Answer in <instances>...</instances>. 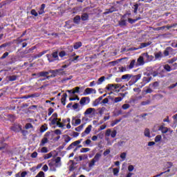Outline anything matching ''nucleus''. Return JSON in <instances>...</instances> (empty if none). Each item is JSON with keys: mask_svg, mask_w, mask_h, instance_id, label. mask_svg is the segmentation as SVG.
Returning a JSON list of instances; mask_svg holds the SVG:
<instances>
[{"mask_svg": "<svg viewBox=\"0 0 177 177\" xmlns=\"http://www.w3.org/2000/svg\"><path fill=\"white\" fill-rule=\"evenodd\" d=\"M46 57L50 63L59 60V52L54 51L51 55L47 54Z\"/></svg>", "mask_w": 177, "mask_h": 177, "instance_id": "f257e3e1", "label": "nucleus"}, {"mask_svg": "<svg viewBox=\"0 0 177 177\" xmlns=\"http://www.w3.org/2000/svg\"><path fill=\"white\" fill-rule=\"evenodd\" d=\"M64 69L59 68L56 70H50L49 73L52 74L51 77H55L58 74V75H64L66 72L64 71Z\"/></svg>", "mask_w": 177, "mask_h": 177, "instance_id": "f03ea898", "label": "nucleus"}, {"mask_svg": "<svg viewBox=\"0 0 177 177\" xmlns=\"http://www.w3.org/2000/svg\"><path fill=\"white\" fill-rule=\"evenodd\" d=\"M111 136V138H115V136H117V131L116 130H113V131H111V129H106V133H105V136Z\"/></svg>", "mask_w": 177, "mask_h": 177, "instance_id": "7ed1b4c3", "label": "nucleus"}, {"mask_svg": "<svg viewBox=\"0 0 177 177\" xmlns=\"http://www.w3.org/2000/svg\"><path fill=\"white\" fill-rule=\"evenodd\" d=\"M100 157H102V154L96 153L94 158L91 161L89 167H93V165H95V162H97V161L100 160Z\"/></svg>", "mask_w": 177, "mask_h": 177, "instance_id": "20e7f679", "label": "nucleus"}, {"mask_svg": "<svg viewBox=\"0 0 177 177\" xmlns=\"http://www.w3.org/2000/svg\"><path fill=\"white\" fill-rule=\"evenodd\" d=\"M49 73L50 72H47V71H41L40 73H37V78H39V77H46V80H49L51 77L50 76H48L49 75Z\"/></svg>", "mask_w": 177, "mask_h": 177, "instance_id": "39448f33", "label": "nucleus"}, {"mask_svg": "<svg viewBox=\"0 0 177 177\" xmlns=\"http://www.w3.org/2000/svg\"><path fill=\"white\" fill-rule=\"evenodd\" d=\"M142 56H144V59L146 62H151L154 59V57L153 55H149L147 53H143Z\"/></svg>", "mask_w": 177, "mask_h": 177, "instance_id": "423d86ee", "label": "nucleus"}, {"mask_svg": "<svg viewBox=\"0 0 177 177\" xmlns=\"http://www.w3.org/2000/svg\"><path fill=\"white\" fill-rule=\"evenodd\" d=\"M80 143H81V140L75 141L67 147L66 150H71V149H74V147H75V146H78Z\"/></svg>", "mask_w": 177, "mask_h": 177, "instance_id": "0eeeda50", "label": "nucleus"}, {"mask_svg": "<svg viewBox=\"0 0 177 177\" xmlns=\"http://www.w3.org/2000/svg\"><path fill=\"white\" fill-rule=\"evenodd\" d=\"M102 100H103V97H99L93 102V106L96 107V106H99V104H102Z\"/></svg>", "mask_w": 177, "mask_h": 177, "instance_id": "6e6552de", "label": "nucleus"}, {"mask_svg": "<svg viewBox=\"0 0 177 177\" xmlns=\"http://www.w3.org/2000/svg\"><path fill=\"white\" fill-rule=\"evenodd\" d=\"M143 64H145V57L142 55L138 59L136 66H143Z\"/></svg>", "mask_w": 177, "mask_h": 177, "instance_id": "1a4fd4ad", "label": "nucleus"}, {"mask_svg": "<svg viewBox=\"0 0 177 177\" xmlns=\"http://www.w3.org/2000/svg\"><path fill=\"white\" fill-rule=\"evenodd\" d=\"M140 78H142V75L141 74H138L137 75H131V81L132 82H133L134 84H136V82L138 80H140Z\"/></svg>", "mask_w": 177, "mask_h": 177, "instance_id": "9d476101", "label": "nucleus"}, {"mask_svg": "<svg viewBox=\"0 0 177 177\" xmlns=\"http://www.w3.org/2000/svg\"><path fill=\"white\" fill-rule=\"evenodd\" d=\"M11 130L14 132H19V131H21V126L20 125H15L11 127Z\"/></svg>", "mask_w": 177, "mask_h": 177, "instance_id": "9b49d317", "label": "nucleus"}, {"mask_svg": "<svg viewBox=\"0 0 177 177\" xmlns=\"http://www.w3.org/2000/svg\"><path fill=\"white\" fill-rule=\"evenodd\" d=\"M106 91H114L117 87L114 84H108L106 87Z\"/></svg>", "mask_w": 177, "mask_h": 177, "instance_id": "f8f14e48", "label": "nucleus"}, {"mask_svg": "<svg viewBox=\"0 0 177 177\" xmlns=\"http://www.w3.org/2000/svg\"><path fill=\"white\" fill-rule=\"evenodd\" d=\"M159 131H161L162 133H167L168 131H169V129L167 127H165L164 126H160L158 129Z\"/></svg>", "mask_w": 177, "mask_h": 177, "instance_id": "ddd939ff", "label": "nucleus"}, {"mask_svg": "<svg viewBox=\"0 0 177 177\" xmlns=\"http://www.w3.org/2000/svg\"><path fill=\"white\" fill-rule=\"evenodd\" d=\"M132 78V75L126 74L122 76V80H125L126 81H129Z\"/></svg>", "mask_w": 177, "mask_h": 177, "instance_id": "4468645a", "label": "nucleus"}, {"mask_svg": "<svg viewBox=\"0 0 177 177\" xmlns=\"http://www.w3.org/2000/svg\"><path fill=\"white\" fill-rule=\"evenodd\" d=\"M81 21V17L80 15H77L73 19V23L75 24H80V22Z\"/></svg>", "mask_w": 177, "mask_h": 177, "instance_id": "2eb2a0df", "label": "nucleus"}, {"mask_svg": "<svg viewBox=\"0 0 177 177\" xmlns=\"http://www.w3.org/2000/svg\"><path fill=\"white\" fill-rule=\"evenodd\" d=\"M66 99H67V93H64V95H62V97L61 99V103L64 106H66Z\"/></svg>", "mask_w": 177, "mask_h": 177, "instance_id": "dca6fc26", "label": "nucleus"}, {"mask_svg": "<svg viewBox=\"0 0 177 177\" xmlns=\"http://www.w3.org/2000/svg\"><path fill=\"white\" fill-rule=\"evenodd\" d=\"M149 45H151V42L141 43L140 46L138 47V49H143V48H146L149 46Z\"/></svg>", "mask_w": 177, "mask_h": 177, "instance_id": "f3484780", "label": "nucleus"}, {"mask_svg": "<svg viewBox=\"0 0 177 177\" xmlns=\"http://www.w3.org/2000/svg\"><path fill=\"white\" fill-rule=\"evenodd\" d=\"M39 15H44L45 13V4H41L39 10L38 11Z\"/></svg>", "mask_w": 177, "mask_h": 177, "instance_id": "a211bd4d", "label": "nucleus"}, {"mask_svg": "<svg viewBox=\"0 0 177 177\" xmlns=\"http://www.w3.org/2000/svg\"><path fill=\"white\" fill-rule=\"evenodd\" d=\"M142 81L145 84H149L151 81V77L147 76V77H144L142 79Z\"/></svg>", "mask_w": 177, "mask_h": 177, "instance_id": "6ab92c4d", "label": "nucleus"}, {"mask_svg": "<svg viewBox=\"0 0 177 177\" xmlns=\"http://www.w3.org/2000/svg\"><path fill=\"white\" fill-rule=\"evenodd\" d=\"M81 19L83 21H85L86 20H88V19H89V15H88V13L84 12L82 15Z\"/></svg>", "mask_w": 177, "mask_h": 177, "instance_id": "aec40b11", "label": "nucleus"}, {"mask_svg": "<svg viewBox=\"0 0 177 177\" xmlns=\"http://www.w3.org/2000/svg\"><path fill=\"white\" fill-rule=\"evenodd\" d=\"M144 135L146 138H151V135H150V129H145L144 131Z\"/></svg>", "mask_w": 177, "mask_h": 177, "instance_id": "412c9836", "label": "nucleus"}, {"mask_svg": "<svg viewBox=\"0 0 177 177\" xmlns=\"http://www.w3.org/2000/svg\"><path fill=\"white\" fill-rule=\"evenodd\" d=\"M27 176V171H23L21 173H17L15 174V177H26Z\"/></svg>", "mask_w": 177, "mask_h": 177, "instance_id": "4be33fe9", "label": "nucleus"}, {"mask_svg": "<svg viewBox=\"0 0 177 177\" xmlns=\"http://www.w3.org/2000/svg\"><path fill=\"white\" fill-rule=\"evenodd\" d=\"M169 52H172V48L168 47L164 52L165 56H169Z\"/></svg>", "mask_w": 177, "mask_h": 177, "instance_id": "5701e85b", "label": "nucleus"}, {"mask_svg": "<svg viewBox=\"0 0 177 177\" xmlns=\"http://www.w3.org/2000/svg\"><path fill=\"white\" fill-rule=\"evenodd\" d=\"M172 165H173L172 162H165L164 165L165 169H169V168H171L172 167Z\"/></svg>", "mask_w": 177, "mask_h": 177, "instance_id": "b1692460", "label": "nucleus"}, {"mask_svg": "<svg viewBox=\"0 0 177 177\" xmlns=\"http://www.w3.org/2000/svg\"><path fill=\"white\" fill-rule=\"evenodd\" d=\"M139 8V4L136 3L133 5L132 9H133V12L136 15L138 13V9Z\"/></svg>", "mask_w": 177, "mask_h": 177, "instance_id": "393cba45", "label": "nucleus"}, {"mask_svg": "<svg viewBox=\"0 0 177 177\" xmlns=\"http://www.w3.org/2000/svg\"><path fill=\"white\" fill-rule=\"evenodd\" d=\"M135 63H136V61H135V59H133L130 64L128 66V68L129 70H132V68H133V67H135Z\"/></svg>", "mask_w": 177, "mask_h": 177, "instance_id": "a878e982", "label": "nucleus"}, {"mask_svg": "<svg viewBox=\"0 0 177 177\" xmlns=\"http://www.w3.org/2000/svg\"><path fill=\"white\" fill-rule=\"evenodd\" d=\"M138 20H142V18L141 17H138V18H137L136 19H132L131 18H129L128 21L131 24H133V23H136V21H138Z\"/></svg>", "mask_w": 177, "mask_h": 177, "instance_id": "bb28decb", "label": "nucleus"}, {"mask_svg": "<svg viewBox=\"0 0 177 177\" xmlns=\"http://www.w3.org/2000/svg\"><path fill=\"white\" fill-rule=\"evenodd\" d=\"M81 46H82V43L79 41L74 44L73 48L74 49H78L79 48H81Z\"/></svg>", "mask_w": 177, "mask_h": 177, "instance_id": "cd10ccee", "label": "nucleus"}, {"mask_svg": "<svg viewBox=\"0 0 177 177\" xmlns=\"http://www.w3.org/2000/svg\"><path fill=\"white\" fill-rule=\"evenodd\" d=\"M48 143V138L44 137L40 143V146H45V144Z\"/></svg>", "mask_w": 177, "mask_h": 177, "instance_id": "c85d7f7f", "label": "nucleus"}, {"mask_svg": "<svg viewBox=\"0 0 177 177\" xmlns=\"http://www.w3.org/2000/svg\"><path fill=\"white\" fill-rule=\"evenodd\" d=\"M104 80H106V77L104 76L100 77L97 80V85H101V84L104 82Z\"/></svg>", "mask_w": 177, "mask_h": 177, "instance_id": "c756f323", "label": "nucleus"}, {"mask_svg": "<svg viewBox=\"0 0 177 177\" xmlns=\"http://www.w3.org/2000/svg\"><path fill=\"white\" fill-rule=\"evenodd\" d=\"M88 134H89V127H87L84 132L82 133V138H84L86 136V135H88Z\"/></svg>", "mask_w": 177, "mask_h": 177, "instance_id": "7c9ffc66", "label": "nucleus"}, {"mask_svg": "<svg viewBox=\"0 0 177 177\" xmlns=\"http://www.w3.org/2000/svg\"><path fill=\"white\" fill-rule=\"evenodd\" d=\"M74 125H80L81 124V119H75L72 120V124H74Z\"/></svg>", "mask_w": 177, "mask_h": 177, "instance_id": "2f4dec72", "label": "nucleus"}, {"mask_svg": "<svg viewBox=\"0 0 177 177\" xmlns=\"http://www.w3.org/2000/svg\"><path fill=\"white\" fill-rule=\"evenodd\" d=\"M162 57V53L161 52L155 53V59H161Z\"/></svg>", "mask_w": 177, "mask_h": 177, "instance_id": "473e14b6", "label": "nucleus"}, {"mask_svg": "<svg viewBox=\"0 0 177 177\" xmlns=\"http://www.w3.org/2000/svg\"><path fill=\"white\" fill-rule=\"evenodd\" d=\"M161 139H162V137L160 135L156 136L155 137V142H156V143H158V142H160Z\"/></svg>", "mask_w": 177, "mask_h": 177, "instance_id": "72a5a7b5", "label": "nucleus"}, {"mask_svg": "<svg viewBox=\"0 0 177 177\" xmlns=\"http://www.w3.org/2000/svg\"><path fill=\"white\" fill-rule=\"evenodd\" d=\"M159 85L160 84L158 83V82H155L152 84H150V86H152L153 89H156V88H158Z\"/></svg>", "mask_w": 177, "mask_h": 177, "instance_id": "f704fd0d", "label": "nucleus"}, {"mask_svg": "<svg viewBox=\"0 0 177 177\" xmlns=\"http://www.w3.org/2000/svg\"><path fill=\"white\" fill-rule=\"evenodd\" d=\"M120 158H122V161H125V159L127 158V153L126 152H122L120 154Z\"/></svg>", "mask_w": 177, "mask_h": 177, "instance_id": "c9c22d12", "label": "nucleus"}, {"mask_svg": "<svg viewBox=\"0 0 177 177\" xmlns=\"http://www.w3.org/2000/svg\"><path fill=\"white\" fill-rule=\"evenodd\" d=\"M164 68H165V70H166V71H168V72L172 71V70H173L172 68H171L169 66V65H168V64L165 65Z\"/></svg>", "mask_w": 177, "mask_h": 177, "instance_id": "e433bc0d", "label": "nucleus"}, {"mask_svg": "<svg viewBox=\"0 0 177 177\" xmlns=\"http://www.w3.org/2000/svg\"><path fill=\"white\" fill-rule=\"evenodd\" d=\"M122 97H117L114 99V103H118L119 102H122Z\"/></svg>", "mask_w": 177, "mask_h": 177, "instance_id": "4c0bfd02", "label": "nucleus"}, {"mask_svg": "<svg viewBox=\"0 0 177 177\" xmlns=\"http://www.w3.org/2000/svg\"><path fill=\"white\" fill-rule=\"evenodd\" d=\"M8 56H9V53L6 52L4 54H3V55L0 57L1 60H3V59H6V57H8Z\"/></svg>", "mask_w": 177, "mask_h": 177, "instance_id": "58836bf2", "label": "nucleus"}, {"mask_svg": "<svg viewBox=\"0 0 177 177\" xmlns=\"http://www.w3.org/2000/svg\"><path fill=\"white\" fill-rule=\"evenodd\" d=\"M8 147V145L6 143H2L0 145V150H5L6 147Z\"/></svg>", "mask_w": 177, "mask_h": 177, "instance_id": "ea45409f", "label": "nucleus"}, {"mask_svg": "<svg viewBox=\"0 0 177 177\" xmlns=\"http://www.w3.org/2000/svg\"><path fill=\"white\" fill-rule=\"evenodd\" d=\"M129 107H131L129 104H124L122 106V109H123V110H128V109H129Z\"/></svg>", "mask_w": 177, "mask_h": 177, "instance_id": "a19ab883", "label": "nucleus"}, {"mask_svg": "<svg viewBox=\"0 0 177 177\" xmlns=\"http://www.w3.org/2000/svg\"><path fill=\"white\" fill-rule=\"evenodd\" d=\"M52 156H53L52 153H49L44 155V160H48V159L50 158V157H52Z\"/></svg>", "mask_w": 177, "mask_h": 177, "instance_id": "79ce46f5", "label": "nucleus"}, {"mask_svg": "<svg viewBox=\"0 0 177 177\" xmlns=\"http://www.w3.org/2000/svg\"><path fill=\"white\" fill-rule=\"evenodd\" d=\"M64 140L66 143H68V142H70V140H71V137L68 136H64Z\"/></svg>", "mask_w": 177, "mask_h": 177, "instance_id": "37998d69", "label": "nucleus"}, {"mask_svg": "<svg viewBox=\"0 0 177 177\" xmlns=\"http://www.w3.org/2000/svg\"><path fill=\"white\" fill-rule=\"evenodd\" d=\"M151 101L150 100H147V101H143L141 102L142 106H147V104H150Z\"/></svg>", "mask_w": 177, "mask_h": 177, "instance_id": "c03bdc74", "label": "nucleus"}, {"mask_svg": "<svg viewBox=\"0 0 177 177\" xmlns=\"http://www.w3.org/2000/svg\"><path fill=\"white\" fill-rule=\"evenodd\" d=\"M80 93V87L77 86L75 88V90L73 91L72 94L74 95L75 93Z\"/></svg>", "mask_w": 177, "mask_h": 177, "instance_id": "a18cd8bd", "label": "nucleus"}, {"mask_svg": "<svg viewBox=\"0 0 177 177\" xmlns=\"http://www.w3.org/2000/svg\"><path fill=\"white\" fill-rule=\"evenodd\" d=\"M86 99H88V97H82L80 101V104H85Z\"/></svg>", "mask_w": 177, "mask_h": 177, "instance_id": "49530a36", "label": "nucleus"}, {"mask_svg": "<svg viewBox=\"0 0 177 177\" xmlns=\"http://www.w3.org/2000/svg\"><path fill=\"white\" fill-rule=\"evenodd\" d=\"M26 129H30L31 128H34V127L32 126V124H31V123H27L25 126Z\"/></svg>", "mask_w": 177, "mask_h": 177, "instance_id": "de8ad7c7", "label": "nucleus"}, {"mask_svg": "<svg viewBox=\"0 0 177 177\" xmlns=\"http://www.w3.org/2000/svg\"><path fill=\"white\" fill-rule=\"evenodd\" d=\"M10 81H16L17 80V76L12 75L9 77Z\"/></svg>", "mask_w": 177, "mask_h": 177, "instance_id": "09e8293b", "label": "nucleus"}, {"mask_svg": "<svg viewBox=\"0 0 177 177\" xmlns=\"http://www.w3.org/2000/svg\"><path fill=\"white\" fill-rule=\"evenodd\" d=\"M79 57H80V56H78V55L73 58L71 57L69 59V62H77V60H78Z\"/></svg>", "mask_w": 177, "mask_h": 177, "instance_id": "8fccbe9b", "label": "nucleus"}, {"mask_svg": "<svg viewBox=\"0 0 177 177\" xmlns=\"http://www.w3.org/2000/svg\"><path fill=\"white\" fill-rule=\"evenodd\" d=\"M30 14L32 15V16H35V17L38 16V12H37V11L34 9L30 11Z\"/></svg>", "mask_w": 177, "mask_h": 177, "instance_id": "3c124183", "label": "nucleus"}, {"mask_svg": "<svg viewBox=\"0 0 177 177\" xmlns=\"http://www.w3.org/2000/svg\"><path fill=\"white\" fill-rule=\"evenodd\" d=\"M35 177H45V173H44V171H40Z\"/></svg>", "mask_w": 177, "mask_h": 177, "instance_id": "603ef678", "label": "nucleus"}, {"mask_svg": "<svg viewBox=\"0 0 177 177\" xmlns=\"http://www.w3.org/2000/svg\"><path fill=\"white\" fill-rule=\"evenodd\" d=\"M73 78V76H69L68 77H64L62 79V82H66V81H68Z\"/></svg>", "mask_w": 177, "mask_h": 177, "instance_id": "864d4df0", "label": "nucleus"}, {"mask_svg": "<svg viewBox=\"0 0 177 177\" xmlns=\"http://www.w3.org/2000/svg\"><path fill=\"white\" fill-rule=\"evenodd\" d=\"M57 118H53L51 121L52 125H57Z\"/></svg>", "mask_w": 177, "mask_h": 177, "instance_id": "5fc2aeb1", "label": "nucleus"}, {"mask_svg": "<svg viewBox=\"0 0 177 177\" xmlns=\"http://www.w3.org/2000/svg\"><path fill=\"white\" fill-rule=\"evenodd\" d=\"M82 128H84V124H82V125L79 126L78 127H76L75 129V131H77V132H80V131H81V129H82Z\"/></svg>", "mask_w": 177, "mask_h": 177, "instance_id": "6e6d98bb", "label": "nucleus"}, {"mask_svg": "<svg viewBox=\"0 0 177 177\" xmlns=\"http://www.w3.org/2000/svg\"><path fill=\"white\" fill-rule=\"evenodd\" d=\"M59 56L60 57H64V56H66V51L62 50L59 53Z\"/></svg>", "mask_w": 177, "mask_h": 177, "instance_id": "4d7b16f0", "label": "nucleus"}, {"mask_svg": "<svg viewBox=\"0 0 177 177\" xmlns=\"http://www.w3.org/2000/svg\"><path fill=\"white\" fill-rule=\"evenodd\" d=\"M119 71L120 73H124V71H127V68L123 66L119 67Z\"/></svg>", "mask_w": 177, "mask_h": 177, "instance_id": "13d9d810", "label": "nucleus"}, {"mask_svg": "<svg viewBox=\"0 0 177 177\" xmlns=\"http://www.w3.org/2000/svg\"><path fill=\"white\" fill-rule=\"evenodd\" d=\"M41 153H48V148L46 147H44L41 149Z\"/></svg>", "mask_w": 177, "mask_h": 177, "instance_id": "bf43d9fd", "label": "nucleus"}, {"mask_svg": "<svg viewBox=\"0 0 177 177\" xmlns=\"http://www.w3.org/2000/svg\"><path fill=\"white\" fill-rule=\"evenodd\" d=\"M102 104H107L109 103V98H104L102 102Z\"/></svg>", "mask_w": 177, "mask_h": 177, "instance_id": "052dcab7", "label": "nucleus"}, {"mask_svg": "<svg viewBox=\"0 0 177 177\" xmlns=\"http://www.w3.org/2000/svg\"><path fill=\"white\" fill-rule=\"evenodd\" d=\"M118 122H120V120H118L112 122L111 124V127H114V125H117V124H118Z\"/></svg>", "mask_w": 177, "mask_h": 177, "instance_id": "680f3d73", "label": "nucleus"}, {"mask_svg": "<svg viewBox=\"0 0 177 177\" xmlns=\"http://www.w3.org/2000/svg\"><path fill=\"white\" fill-rule=\"evenodd\" d=\"M118 172H120V169H118V168L113 169V175H118Z\"/></svg>", "mask_w": 177, "mask_h": 177, "instance_id": "e2e57ef3", "label": "nucleus"}, {"mask_svg": "<svg viewBox=\"0 0 177 177\" xmlns=\"http://www.w3.org/2000/svg\"><path fill=\"white\" fill-rule=\"evenodd\" d=\"M53 111H55V110L53 108H50L48 109V115H52V113H53Z\"/></svg>", "mask_w": 177, "mask_h": 177, "instance_id": "0e129e2a", "label": "nucleus"}, {"mask_svg": "<svg viewBox=\"0 0 177 177\" xmlns=\"http://www.w3.org/2000/svg\"><path fill=\"white\" fill-rule=\"evenodd\" d=\"M80 160H86L88 158V155L84 154L82 156H80Z\"/></svg>", "mask_w": 177, "mask_h": 177, "instance_id": "69168bd1", "label": "nucleus"}, {"mask_svg": "<svg viewBox=\"0 0 177 177\" xmlns=\"http://www.w3.org/2000/svg\"><path fill=\"white\" fill-rule=\"evenodd\" d=\"M176 86H177V82H176V84H174L170 85V86L168 87V88H169V89H174V88H175Z\"/></svg>", "mask_w": 177, "mask_h": 177, "instance_id": "338daca9", "label": "nucleus"}, {"mask_svg": "<svg viewBox=\"0 0 177 177\" xmlns=\"http://www.w3.org/2000/svg\"><path fill=\"white\" fill-rule=\"evenodd\" d=\"M128 169H129V172H132V171H133V169H134L133 165H129L128 167Z\"/></svg>", "mask_w": 177, "mask_h": 177, "instance_id": "774afa93", "label": "nucleus"}]
</instances>
